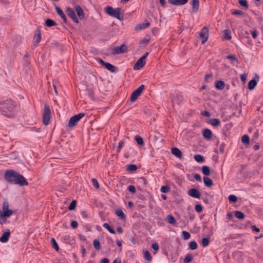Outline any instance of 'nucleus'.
<instances>
[{"label": "nucleus", "instance_id": "f257e3e1", "mask_svg": "<svg viewBox=\"0 0 263 263\" xmlns=\"http://www.w3.org/2000/svg\"><path fill=\"white\" fill-rule=\"evenodd\" d=\"M16 107V102L12 99H6L0 102V113L7 118L15 117Z\"/></svg>", "mask_w": 263, "mask_h": 263}, {"label": "nucleus", "instance_id": "f03ea898", "mask_svg": "<svg viewBox=\"0 0 263 263\" xmlns=\"http://www.w3.org/2000/svg\"><path fill=\"white\" fill-rule=\"evenodd\" d=\"M4 178L10 184H17L22 186L28 185L27 179L18 172L13 170H6Z\"/></svg>", "mask_w": 263, "mask_h": 263}, {"label": "nucleus", "instance_id": "7ed1b4c3", "mask_svg": "<svg viewBox=\"0 0 263 263\" xmlns=\"http://www.w3.org/2000/svg\"><path fill=\"white\" fill-rule=\"evenodd\" d=\"M104 11L109 15L115 17L119 20L121 21L123 19V17L120 15L121 8L119 7L114 9L112 7L107 6L105 7Z\"/></svg>", "mask_w": 263, "mask_h": 263}, {"label": "nucleus", "instance_id": "20e7f679", "mask_svg": "<svg viewBox=\"0 0 263 263\" xmlns=\"http://www.w3.org/2000/svg\"><path fill=\"white\" fill-rule=\"evenodd\" d=\"M51 117V110L50 106L47 104H44V109L43 114V123L44 125H47L49 124Z\"/></svg>", "mask_w": 263, "mask_h": 263}, {"label": "nucleus", "instance_id": "39448f33", "mask_svg": "<svg viewBox=\"0 0 263 263\" xmlns=\"http://www.w3.org/2000/svg\"><path fill=\"white\" fill-rule=\"evenodd\" d=\"M85 114L83 112L79 113L71 117L68 122V126L69 127H72L77 125L79 121L85 116Z\"/></svg>", "mask_w": 263, "mask_h": 263}, {"label": "nucleus", "instance_id": "423d86ee", "mask_svg": "<svg viewBox=\"0 0 263 263\" xmlns=\"http://www.w3.org/2000/svg\"><path fill=\"white\" fill-rule=\"evenodd\" d=\"M145 88V85L142 84L135 89L130 96V101L135 102L138 98L142 94V91Z\"/></svg>", "mask_w": 263, "mask_h": 263}, {"label": "nucleus", "instance_id": "0eeeda50", "mask_svg": "<svg viewBox=\"0 0 263 263\" xmlns=\"http://www.w3.org/2000/svg\"><path fill=\"white\" fill-rule=\"evenodd\" d=\"M170 98L173 104L176 103L178 105L181 104L183 101V96L179 93L177 92L176 94H171Z\"/></svg>", "mask_w": 263, "mask_h": 263}, {"label": "nucleus", "instance_id": "6e6552de", "mask_svg": "<svg viewBox=\"0 0 263 263\" xmlns=\"http://www.w3.org/2000/svg\"><path fill=\"white\" fill-rule=\"evenodd\" d=\"M209 28L207 27H204L199 33L200 37L201 39V43H205L209 37Z\"/></svg>", "mask_w": 263, "mask_h": 263}, {"label": "nucleus", "instance_id": "1a4fd4ad", "mask_svg": "<svg viewBox=\"0 0 263 263\" xmlns=\"http://www.w3.org/2000/svg\"><path fill=\"white\" fill-rule=\"evenodd\" d=\"M42 39L41 30L40 27H38L34 31L33 35V44L34 46H36L38 44L41 42Z\"/></svg>", "mask_w": 263, "mask_h": 263}, {"label": "nucleus", "instance_id": "9d476101", "mask_svg": "<svg viewBox=\"0 0 263 263\" xmlns=\"http://www.w3.org/2000/svg\"><path fill=\"white\" fill-rule=\"evenodd\" d=\"M127 51V47L125 44H122L121 46H117L112 49V53L113 54H118L122 53H125Z\"/></svg>", "mask_w": 263, "mask_h": 263}, {"label": "nucleus", "instance_id": "9b49d317", "mask_svg": "<svg viewBox=\"0 0 263 263\" xmlns=\"http://www.w3.org/2000/svg\"><path fill=\"white\" fill-rule=\"evenodd\" d=\"M66 12L67 13V14L68 16L71 18L74 22H75L77 24L79 23V21L78 18L77 17L74 11L73 10L72 8L70 7H68L66 9Z\"/></svg>", "mask_w": 263, "mask_h": 263}, {"label": "nucleus", "instance_id": "f8f14e48", "mask_svg": "<svg viewBox=\"0 0 263 263\" xmlns=\"http://www.w3.org/2000/svg\"><path fill=\"white\" fill-rule=\"evenodd\" d=\"M187 194L189 196L198 199H199L201 196V193L200 192V191L196 188L191 189L188 191Z\"/></svg>", "mask_w": 263, "mask_h": 263}, {"label": "nucleus", "instance_id": "ddd939ff", "mask_svg": "<svg viewBox=\"0 0 263 263\" xmlns=\"http://www.w3.org/2000/svg\"><path fill=\"white\" fill-rule=\"evenodd\" d=\"M259 78L258 75L257 74H255L254 78L249 82L248 85V88L249 90H252L255 88V87L257 85V81H258Z\"/></svg>", "mask_w": 263, "mask_h": 263}, {"label": "nucleus", "instance_id": "4468645a", "mask_svg": "<svg viewBox=\"0 0 263 263\" xmlns=\"http://www.w3.org/2000/svg\"><path fill=\"white\" fill-rule=\"evenodd\" d=\"M55 10H56L57 14L59 15H60V17L62 18L64 23L66 24V25H69L68 21L66 15H65L63 11L62 10V9L58 6H56Z\"/></svg>", "mask_w": 263, "mask_h": 263}, {"label": "nucleus", "instance_id": "2eb2a0df", "mask_svg": "<svg viewBox=\"0 0 263 263\" xmlns=\"http://www.w3.org/2000/svg\"><path fill=\"white\" fill-rule=\"evenodd\" d=\"M146 63V60H144L142 58H140L134 65V70H138L142 68Z\"/></svg>", "mask_w": 263, "mask_h": 263}, {"label": "nucleus", "instance_id": "dca6fc26", "mask_svg": "<svg viewBox=\"0 0 263 263\" xmlns=\"http://www.w3.org/2000/svg\"><path fill=\"white\" fill-rule=\"evenodd\" d=\"M9 202L7 199H5L2 206V213H6L7 214H13L14 212L12 210L9 209Z\"/></svg>", "mask_w": 263, "mask_h": 263}, {"label": "nucleus", "instance_id": "f3484780", "mask_svg": "<svg viewBox=\"0 0 263 263\" xmlns=\"http://www.w3.org/2000/svg\"><path fill=\"white\" fill-rule=\"evenodd\" d=\"M171 153L173 155L180 160L183 159L182 153L178 148L176 147H172L171 148Z\"/></svg>", "mask_w": 263, "mask_h": 263}, {"label": "nucleus", "instance_id": "a211bd4d", "mask_svg": "<svg viewBox=\"0 0 263 263\" xmlns=\"http://www.w3.org/2000/svg\"><path fill=\"white\" fill-rule=\"evenodd\" d=\"M202 135L204 139L210 141L212 138L213 133L212 132L208 129L205 128L202 130Z\"/></svg>", "mask_w": 263, "mask_h": 263}, {"label": "nucleus", "instance_id": "6ab92c4d", "mask_svg": "<svg viewBox=\"0 0 263 263\" xmlns=\"http://www.w3.org/2000/svg\"><path fill=\"white\" fill-rule=\"evenodd\" d=\"M11 232L9 230L4 232L1 237H0V241L3 243H6L8 242L9 238L10 236Z\"/></svg>", "mask_w": 263, "mask_h": 263}, {"label": "nucleus", "instance_id": "aec40b11", "mask_svg": "<svg viewBox=\"0 0 263 263\" xmlns=\"http://www.w3.org/2000/svg\"><path fill=\"white\" fill-rule=\"evenodd\" d=\"M74 8L80 20L84 19L85 18V14L82 8L79 5H77Z\"/></svg>", "mask_w": 263, "mask_h": 263}, {"label": "nucleus", "instance_id": "412c9836", "mask_svg": "<svg viewBox=\"0 0 263 263\" xmlns=\"http://www.w3.org/2000/svg\"><path fill=\"white\" fill-rule=\"evenodd\" d=\"M188 0H168V3L175 6L183 5L186 4Z\"/></svg>", "mask_w": 263, "mask_h": 263}, {"label": "nucleus", "instance_id": "4be33fe9", "mask_svg": "<svg viewBox=\"0 0 263 263\" xmlns=\"http://www.w3.org/2000/svg\"><path fill=\"white\" fill-rule=\"evenodd\" d=\"M12 214H7L6 213H2L0 215V224H4L7 222V219L10 217Z\"/></svg>", "mask_w": 263, "mask_h": 263}, {"label": "nucleus", "instance_id": "5701e85b", "mask_svg": "<svg viewBox=\"0 0 263 263\" xmlns=\"http://www.w3.org/2000/svg\"><path fill=\"white\" fill-rule=\"evenodd\" d=\"M104 67L111 72H116L118 71V68L117 67L108 62H107Z\"/></svg>", "mask_w": 263, "mask_h": 263}, {"label": "nucleus", "instance_id": "b1692460", "mask_svg": "<svg viewBox=\"0 0 263 263\" xmlns=\"http://www.w3.org/2000/svg\"><path fill=\"white\" fill-rule=\"evenodd\" d=\"M192 11L193 13L196 12L199 6V0H192Z\"/></svg>", "mask_w": 263, "mask_h": 263}, {"label": "nucleus", "instance_id": "393cba45", "mask_svg": "<svg viewBox=\"0 0 263 263\" xmlns=\"http://www.w3.org/2000/svg\"><path fill=\"white\" fill-rule=\"evenodd\" d=\"M215 86L218 90H222L224 88L225 83L222 80H218L215 82Z\"/></svg>", "mask_w": 263, "mask_h": 263}, {"label": "nucleus", "instance_id": "a878e982", "mask_svg": "<svg viewBox=\"0 0 263 263\" xmlns=\"http://www.w3.org/2000/svg\"><path fill=\"white\" fill-rule=\"evenodd\" d=\"M204 184L206 187H211L213 185L212 180L208 177H204L203 178Z\"/></svg>", "mask_w": 263, "mask_h": 263}, {"label": "nucleus", "instance_id": "bb28decb", "mask_svg": "<svg viewBox=\"0 0 263 263\" xmlns=\"http://www.w3.org/2000/svg\"><path fill=\"white\" fill-rule=\"evenodd\" d=\"M207 123L211 124L214 126H218L220 124V121L217 118H212L209 120V121H206Z\"/></svg>", "mask_w": 263, "mask_h": 263}, {"label": "nucleus", "instance_id": "cd10ccee", "mask_svg": "<svg viewBox=\"0 0 263 263\" xmlns=\"http://www.w3.org/2000/svg\"><path fill=\"white\" fill-rule=\"evenodd\" d=\"M138 169L136 164H129L126 165V171L130 173H134Z\"/></svg>", "mask_w": 263, "mask_h": 263}, {"label": "nucleus", "instance_id": "c85d7f7f", "mask_svg": "<svg viewBox=\"0 0 263 263\" xmlns=\"http://www.w3.org/2000/svg\"><path fill=\"white\" fill-rule=\"evenodd\" d=\"M201 172L205 177L208 176L210 175V168L207 165H203L201 168Z\"/></svg>", "mask_w": 263, "mask_h": 263}, {"label": "nucleus", "instance_id": "c756f323", "mask_svg": "<svg viewBox=\"0 0 263 263\" xmlns=\"http://www.w3.org/2000/svg\"><path fill=\"white\" fill-rule=\"evenodd\" d=\"M57 25V23L50 18H47L45 20V26L48 27H51Z\"/></svg>", "mask_w": 263, "mask_h": 263}, {"label": "nucleus", "instance_id": "7c9ffc66", "mask_svg": "<svg viewBox=\"0 0 263 263\" xmlns=\"http://www.w3.org/2000/svg\"><path fill=\"white\" fill-rule=\"evenodd\" d=\"M115 214L121 219H125L126 216L123 211L120 209H118L115 211Z\"/></svg>", "mask_w": 263, "mask_h": 263}, {"label": "nucleus", "instance_id": "2f4dec72", "mask_svg": "<svg viewBox=\"0 0 263 263\" xmlns=\"http://www.w3.org/2000/svg\"><path fill=\"white\" fill-rule=\"evenodd\" d=\"M167 220L168 222L170 224H172L174 226H176L177 224V222L175 218L172 215L170 214L167 216Z\"/></svg>", "mask_w": 263, "mask_h": 263}, {"label": "nucleus", "instance_id": "473e14b6", "mask_svg": "<svg viewBox=\"0 0 263 263\" xmlns=\"http://www.w3.org/2000/svg\"><path fill=\"white\" fill-rule=\"evenodd\" d=\"M135 140H136V141L137 142L139 145L142 146L144 145V141L142 137H141L140 136L136 135L135 137Z\"/></svg>", "mask_w": 263, "mask_h": 263}, {"label": "nucleus", "instance_id": "72a5a7b5", "mask_svg": "<svg viewBox=\"0 0 263 263\" xmlns=\"http://www.w3.org/2000/svg\"><path fill=\"white\" fill-rule=\"evenodd\" d=\"M194 158L198 163H202L204 161L203 156L199 154L195 155Z\"/></svg>", "mask_w": 263, "mask_h": 263}, {"label": "nucleus", "instance_id": "f704fd0d", "mask_svg": "<svg viewBox=\"0 0 263 263\" xmlns=\"http://www.w3.org/2000/svg\"><path fill=\"white\" fill-rule=\"evenodd\" d=\"M235 216L239 219H243L245 217V214L239 211H236L234 213Z\"/></svg>", "mask_w": 263, "mask_h": 263}, {"label": "nucleus", "instance_id": "c9c22d12", "mask_svg": "<svg viewBox=\"0 0 263 263\" xmlns=\"http://www.w3.org/2000/svg\"><path fill=\"white\" fill-rule=\"evenodd\" d=\"M144 258L147 261L151 262V261L152 260V257L151 256V254L150 252L146 250L144 252Z\"/></svg>", "mask_w": 263, "mask_h": 263}, {"label": "nucleus", "instance_id": "e433bc0d", "mask_svg": "<svg viewBox=\"0 0 263 263\" xmlns=\"http://www.w3.org/2000/svg\"><path fill=\"white\" fill-rule=\"evenodd\" d=\"M193 256L191 253L187 254L185 257L183 262L184 263H190L193 260Z\"/></svg>", "mask_w": 263, "mask_h": 263}, {"label": "nucleus", "instance_id": "4c0bfd02", "mask_svg": "<svg viewBox=\"0 0 263 263\" xmlns=\"http://www.w3.org/2000/svg\"><path fill=\"white\" fill-rule=\"evenodd\" d=\"M103 227L107 229L110 233L115 234V231L109 226L107 223H104L103 224Z\"/></svg>", "mask_w": 263, "mask_h": 263}, {"label": "nucleus", "instance_id": "58836bf2", "mask_svg": "<svg viewBox=\"0 0 263 263\" xmlns=\"http://www.w3.org/2000/svg\"><path fill=\"white\" fill-rule=\"evenodd\" d=\"M210 238L204 237L201 240V244L203 247H207L210 243Z\"/></svg>", "mask_w": 263, "mask_h": 263}, {"label": "nucleus", "instance_id": "ea45409f", "mask_svg": "<svg viewBox=\"0 0 263 263\" xmlns=\"http://www.w3.org/2000/svg\"><path fill=\"white\" fill-rule=\"evenodd\" d=\"M51 243L52 245V248L55 249L57 251L59 250V247L57 242L54 238H52L51 239Z\"/></svg>", "mask_w": 263, "mask_h": 263}, {"label": "nucleus", "instance_id": "a19ab883", "mask_svg": "<svg viewBox=\"0 0 263 263\" xmlns=\"http://www.w3.org/2000/svg\"><path fill=\"white\" fill-rule=\"evenodd\" d=\"M189 247L190 249L194 250L197 248L198 245L195 240H193L189 242Z\"/></svg>", "mask_w": 263, "mask_h": 263}, {"label": "nucleus", "instance_id": "79ce46f5", "mask_svg": "<svg viewBox=\"0 0 263 263\" xmlns=\"http://www.w3.org/2000/svg\"><path fill=\"white\" fill-rule=\"evenodd\" d=\"M241 142L244 144H249L250 142V138L247 135H243L241 138Z\"/></svg>", "mask_w": 263, "mask_h": 263}, {"label": "nucleus", "instance_id": "37998d69", "mask_svg": "<svg viewBox=\"0 0 263 263\" xmlns=\"http://www.w3.org/2000/svg\"><path fill=\"white\" fill-rule=\"evenodd\" d=\"M224 38L227 40H230L232 38L231 32L230 30L227 29L224 30Z\"/></svg>", "mask_w": 263, "mask_h": 263}, {"label": "nucleus", "instance_id": "c03bdc74", "mask_svg": "<svg viewBox=\"0 0 263 263\" xmlns=\"http://www.w3.org/2000/svg\"><path fill=\"white\" fill-rule=\"evenodd\" d=\"M77 205V201L76 200H73L71 203H70L68 206V210L69 211H72L75 209Z\"/></svg>", "mask_w": 263, "mask_h": 263}, {"label": "nucleus", "instance_id": "a18cd8bd", "mask_svg": "<svg viewBox=\"0 0 263 263\" xmlns=\"http://www.w3.org/2000/svg\"><path fill=\"white\" fill-rule=\"evenodd\" d=\"M93 245L96 250H99L100 249V243L99 240L95 239L93 241Z\"/></svg>", "mask_w": 263, "mask_h": 263}, {"label": "nucleus", "instance_id": "49530a36", "mask_svg": "<svg viewBox=\"0 0 263 263\" xmlns=\"http://www.w3.org/2000/svg\"><path fill=\"white\" fill-rule=\"evenodd\" d=\"M170 187L168 185H163L160 189V191L163 193H166L170 191Z\"/></svg>", "mask_w": 263, "mask_h": 263}, {"label": "nucleus", "instance_id": "de8ad7c7", "mask_svg": "<svg viewBox=\"0 0 263 263\" xmlns=\"http://www.w3.org/2000/svg\"><path fill=\"white\" fill-rule=\"evenodd\" d=\"M228 199L230 202L232 203H235L237 201V197L234 195H230L228 197Z\"/></svg>", "mask_w": 263, "mask_h": 263}, {"label": "nucleus", "instance_id": "09e8293b", "mask_svg": "<svg viewBox=\"0 0 263 263\" xmlns=\"http://www.w3.org/2000/svg\"><path fill=\"white\" fill-rule=\"evenodd\" d=\"M182 236L184 240H187L191 237V234L187 231H183L182 232Z\"/></svg>", "mask_w": 263, "mask_h": 263}, {"label": "nucleus", "instance_id": "8fccbe9b", "mask_svg": "<svg viewBox=\"0 0 263 263\" xmlns=\"http://www.w3.org/2000/svg\"><path fill=\"white\" fill-rule=\"evenodd\" d=\"M150 26V23L148 21H146L145 23L141 24L139 25V28L140 29H144L147 27H148Z\"/></svg>", "mask_w": 263, "mask_h": 263}, {"label": "nucleus", "instance_id": "3c124183", "mask_svg": "<svg viewBox=\"0 0 263 263\" xmlns=\"http://www.w3.org/2000/svg\"><path fill=\"white\" fill-rule=\"evenodd\" d=\"M239 4L241 6L245 7L246 8H248L249 7V5L247 0H239Z\"/></svg>", "mask_w": 263, "mask_h": 263}, {"label": "nucleus", "instance_id": "603ef678", "mask_svg": "<svg viewBox=\"0 0 263 263\" xmlns=\"http://www.w3.org/2000/svg\"><path fill=\"white\" fill-rule=\"evenodd\" d=\"M232 15L243 16L244 12L241 10H236L231 12Z\"/></svg>", "mask_w": 263, "mask_h": 263}, {"label": "nucleus", "instance_id": "864d4df0", "mask_svg": "<svg viewBox=\"0 0 263 263\" xmlns=\"http://www.w3.org/2000/svg\"><path fill=\"white\" fill-rule=\"evenodd\" d=\"M202 206L200 204H196L195 206V210L198 213H200L202 211Z\"/></svg>", "mask_w": 263, "mask_h": 263}, {"label": "nucleus", "instance_id": "5fc2aeb1", "mask_svg": "<svg viewBox=\"0 0 263 263\" xmlns=\"http://www.w3.org/2000/svg\"><path fill=\"white\" fill-rule=\"evenodd\" d=\"M127 190L132 194H135L136 192V189L135 186L130 185L128 186Z\"/></svg>", "mask_w": 263, "mask_h": 263}, {"label": "nucleus", "instance_id": "6e6d98bb", "mask_svg": "<svg viewBox=\"0 0 263 263\" xmlns=\"http://www.w3.org/2000/svg\"><path fill=\"white\" fill-rule=\"evenodd\" d=\"M139 181L142 183L145 186H147L148 183L144 177H141L139 178Z\"/></svg>", "mask_w": 263, "mask_h": 263}, {"label": "nucleus", "instance_id": "4d7b16f0", "mask_svg": "<svg viewBox=\"0 0 263 263\" xmlns=\"http://www.w3.org/2000/svg\"><path fill=\"white\" fill-rule=\"evenodd\" d=\"M152 248L155 251L154 254H156L159 250V245L157 243H153L152 245Z\"/></svg>", "mask_w": 263, "mask_h": 263}, {"label": "nucleus", "instance_id": "13d9d810", "mask_svg": "<svg viewBox=\"0 0 263 263\" xmlns=\"http://www.w3.org/2000/svg\"><path fill=\"white\" fill-rule=\"evenodd\" d=\"M227 59H229L232 61H238L237 58L236 57L235 55L234 54H229L228 56H227Z\"/></svg>", "mask_w": 263, "mask_h": 263}, {"label": "nucleus", "instance_id": "bf43d9fd", "mask_svg": "<svg viewBox=\"0 0 263 263\" xmlns=\"http://www.w3.org/2000/svg\"><path fill=\"white\" fill-rule=\"evenodd\" d=\"M92 183L93 185L96 188L99 189V184L97 181V180L95 178L92 179Z\"/></svg>", "mask_w": 263, "mask_h": 263}, {"label": "nucleus", "instance_id": "052dcab7", "mask_svg": "<svg viewBox=\"0 0 263 263\" xmlns=\"http://www.w3.org/2000/svg\"><path fill=\"white\" fill-rule=\"evenodd\" d=\"M194 177L196 180H197L198 182H201L202 180L201 176L198 174H194Z\"/></svg>", "mask_w": 263, "mask_h": 263}, {"label": "nucleus", "instance_id": "680f3d73", "mask_svg": "<svg viewBox=\"0 0 263 263\" xmlns=\"http://www.w3.org/2000/svg\"><path fill=\"white\" fill-rule=\"evenodd\" d=\"M70 226L73 229H76L78 226V223L77 221L75 220H72L71 222Z\"/></svg>", "mask_w": 263, "mask_h": 263}, {"label": "nucleus", "instance_id": "e2e57ef3", "mask_svg": "<svg viewBox=\"0 0 263 263\" xmlns=\"http://www.w3.org/2000/svg\"><path fill=\"white\" fill-rule=\"evenodd\" d=\"M201 114L202 116H205L206 117H210L211 115V113L208 110H204L201 112Z\"/></svg>", "mask_w": 263, "mask_h": 263}, {"label": "nucleus", "instance_id": "0e129e2a", "mask_svg": "<svg viewBox=\"0 0 263 263\" xmlns=\"http://www.w3.org/2000/svg\"><path fill=\"white\" fill-rule=\"evenodd\" d=\"M226 144L224 143H222L220 144L219 147V152L220 153L223 154L224 153V148Z\"/></svg>", "mask_w": 263, "mask_h": 263}, {"label": "nucleus", "instance_id": "69168bd1", "mask_svg": "<svg viewBox=\"0 0 263 263\" xmlns=\"http://www.w3.org/2000/svg\"><path fill=\"white\" fill-rule=\"evenodd\" d=\"M149 40H150L149 39L145 38L140 41L139 44L142 45V44L148 43L149 42Z\"/></svg>", "mask_w": 263, "mask_h": 263}, {"label": "nucleus", "instance_id": "338daca9", "mask_svg": "<svg viewBox=\"0 0 263 263\" xmlns=\"http://www.w3.org/2000/svg\"><path fill=\"white\" fill-rule=\"evenodd\" d=\"M251 35L254 39H256L258 35V32L255 30L251 31Z\"/></svg>", "mask_w": 263, "mask_h": 263}, {"label": "nucleus", "instance_id": "774afa93", "mask_svg": "<svg viewBox=\"0 0 263 263\" xmlns=\"http://www.w3.org/2000/svg\"><path fill=\"white\" fill-rule=\"evenodd\" d=\"M109 260L107 258H103L101 259L100 263H109Z\"/></svg>", "mask_w": 263, "mask_h": 263}]
</instances>
